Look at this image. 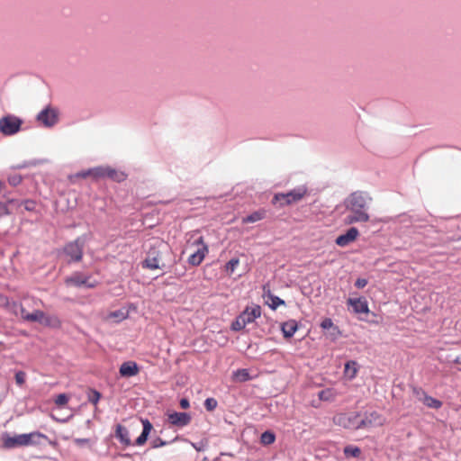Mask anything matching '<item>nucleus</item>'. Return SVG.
I'll return each instance as SVG.
<instances>
[{"label":"nucleus","instance_id":"1","mask_svg":"<svg viewBox=\"0 0 461 461\" xmlns=\"http://www.w3.org/2000/svg\"><path fill=\"white\" fill-rule=\"evenodd\" d=\"M368 200L370 199L362 192H354L345 200L344 205L351 212L346 217V223L352 224L369 221V214L366 212Z\"/></svg>","mask_w":461,"mask_h":461},{"label":"nucleus","instance_id":"2","mask_svg":"<svg viewBox=\"0 0 461 461\" xmlns=\"http://www.w3.org/2000/svg\"><path fill=\"white\" fill-rule=\"evenodd\" d=\"M46 438V435L39 431H33L31 433L15 435L13 437L7 436L4 438V446L6 448H14L16 447L39 445L41 444V439Z\"/></svg>","mask_w":461,"mask_h":461},{"label":"nucleus","instance_id":"3","mask_svg":"<svg viewBox=\"0 0 461 461\" xmlns=\"http://www.w3.org/2000/svg\"><path fill=\"white\" fill-rule=\"evenodd\" d=\"M307 192V187L301 185L287 193H277L274 195L272 203L283 208L301 201L306 195Z\"/></svg>","mask_w":461,"mask_h":461},{"label":"nucleus","instance_id":"4","mask_svg":"<svg viewBox=\"0 0 461 461\" xmlns=\"http://www.w3.org/2000/svg\"><path fill=\"white\" fill-rule=\"evenodd\" d=\"M189 246L194 249L189 255L187 262L193 267H197L203 261L205 256L208 254L209 248L202 236L192 241Z\"/></svg>","mask_w":461,"mask_h":461},{"label":"nucleus","instance_id":"5","mask_svg":"<svg viewBox=\"0 0 461 461\" xmlns=\"http://www.w3.org/2000/svg\"><path fill=\"white\" fill-rule=\"evenodd\" d=\"M78 176L81 177H87L89 176H93L94 177H109L114 181L122 182L125 180L126 176L122 172H118L115 169L110 167H95L93 169H88L86 171H82L78 173Z\"/></svg>","mask_w":461,"mask_h":461},{"label":"nucleus","instance_id":"6","mask_svg":"<svg viewBox=\"0 0 461 461\" xmlns=\"http://www.w3.org/2000/svg\"><path fill=\"white\" fill-rule=\"evenodd\" d=\"M65 284L75 287L94 288L98 285V282L92 280L91 275L77 271L65 279Z\"/></svg>","mask_w":461,"mask_h":461},{"label":"nucleus","instance_id":"7","mask_svg":"<svg viewBox=\"0 0 461 461\" xmlns=\"http://www.w3.org/2000/svg\"><path fill=\"white\" fill-rule=\"evenodd\" d=\"M85 243L86 237L81 236L65 246L64 253L70 258V261L78 262L82 259Z\"/></svg>","mask_w":461,"mask_h":461},{"label":"nucleus","instance_id":"8","mask_svg":"<svg viewBox=\"0 0 461 461\" xmlns=\"http://www.w3.org/2000/svg\"><path fill=\"white\" fill-rule=\"evenodd\" d=\"M23 121L14 115L8 114L0 119V131L5 136H11L17 133Z\"/></svg>","mask_w":461,"mask_h":461},{"label":"nucleus","instance_id":"9","mask_svg":"<svg viewBox=\"0 0 461 461\" xmlns=\"http://www.w3.org/2000/svg\"><path fill=\"white\" fill-rule=\"evenodd\" d=\"M37 121L44 127H53L59 121L58 111L50 106H47L38 113Z\"/></svg>","mask_w":461,"mask_h":461},{"label":"nucleus","instance_id":"10","mask_svg":"<svg viewBox=\"0 0 461 461\" xmlns=\"http://www.w3.org/2000/svg\"><path fill=\"white\" fill-rule=\"evenodd\" d=\"M385 421L384 417L377 411L366 412L365 416L360 418V424L358 427L361 429L379 427L384 425Z\"/></svg>","mask_w":461,"mask_h":461},{"label":"nucleus","instance_id":"11","mask_svg":"<svg viewBox=\"0 0 461 461\" xmlns=\"http://www.w3.org/2000/svg\"><path fill=\"white\" fill-rule=\"evenodd\" d=\"M360 418L361 415L357 412L351 414H340L335 418V422L347 429H361V427H358L360 424Z\"/></svg>","mask_w":461,"mask_h":461},{"label":"nucleus","instance_id":"12","mask_svg":"<svg viewBox=\"0 0 461 461\" xmlns=\"http://www.w3.org/2000/svg\"><path fill=\"white\" fill-rule=\"evenodd\" d=\"M21 315L22 318L27 321H34L39 322L45 325H50V317L46 316V314L40 310H35L32 312H27L25 309L21 308Z\"/></svg>","mask_w":461,"mask_h":461},{"label":"nucleus","instance_id":"13","mask_svg":"<svg viewBox=\"0 0 461 461\" xmlns=\"http://www.w3.org/2000/svg\"><path fill=\"white\" fill-rule=\"evenodd\" d=\"M261 316V307L254 304L252 306H247L245 310L240 314V317L243 319L246 325L255 321L256 319Z\"/></svg>","mask_w":461,"mask_h":461},{"label":"nucleus","instance_id":"14","mask_svg":"<svg viewBox=\"0 0 461 461\" xmlns=\"http://www.w3.org/2000/svg\"><path fill=\"white\" fill-rule=\"evenodd\" d=\"M142 267L148 269H163L166 268V265L160 264V258L158 253L156 250L149 251L147 258L142 262Z\"/></svg>","mask_w":461,"mask_h":461},{"label":"nucleus","instance_id":"15","mask_svg":"<svg viewBox=\"0 0 461 461\" xmlns=\"http://www.w3.org/2000/svg\"><path fill=\"white\" fill-rule=\"evenodd\" d=\"M359 235V231L356 227L349 228L345 234L337 237L335 242L339 247H347L355 241Z\"/></svg>","mask_w":461,"mask_h":461},{"label":"nucleus","instance_id":"16","mask_svg":"<svg viewBox=\"0 0 461 461\" xmlns=\"http://www.w3.org/2000/svg\"><path fill=\"white\" fill-rule=\"evenodd\" d=\"M168 421L170 424L176 427H185L191 421V415L187 412L174 411L168 414Z\"/></svg>","mask_w":461,"mask_h":461},{"label":"nucleus","instance_id":"17","mask_svg":"<svg viewBox=\"0 0 461 461\" xmlns=\"http://www.w3.org/2000/svg\"><path fill=\"white\" fill-rule=\"evenodd\" d=\"M119 373L122 377L135 376L140 373V367L135 361H126L121 365Z\"/></svg>","mask_w":461,"mask_h":461},{"label":"nucleus","instance_id":"18","mask_svg":"<svg viewBox=\"0 0 461 461\" xmlns=\"http://www.w3.org/2000/svg\"><path fill=\"white\" fill-rule=\"evenodd\" d=\"M348 304L350 305L356 313H367L369 312L368 303L366 298H349Z\"/></svg>","mask_w":461,"mask_h":461},{"label":"nucleus","instance_id":"19","mask_svg":"<svg viewBox=\"0 0 461 461\" xmlns=\"http://www.w3.org/2000/svg\"><path fill=\"white\" fill-rule=\"evenodd\" d=\"M22 205L24 206V209L26 211H33L35 209V203L32 200L19 201L11 199L8 200L6 203L7 212L10 213V211L13 210L14 207H20Z\"/></svg>","mask_w":461,"mask_h":461},{"label":"nucleus","instance_id":"20","mask_svg":"<svg viewBox=\"0 0 461 461\" xmlns=\"http://www.w3.org/2000/svg\"><path fill=\"white\" fill-rule=\"evenodd\" d=\"M298 330V322L295 320H288L281 323V330L285 339L292 338Z\"/></svg>","mask_w":461,"mask_h":461},{"label":"nucleus","instance_id":"21","mask_svg":"<svg viewBox=\"0 0 461 461\" xmlns=\"http://www.w3.org/2000/svg\"><path fill=\"white\" fill-rule=\"evenodd\" d=\"M141 423L143 426L141 434L137 438L134 442L136 446H142L146 443L148 437L152 429V424L148 419H142Z\"/></svg>","mask_w":461,"mask_h":461},{"label":"nucleus","instance_id":"22","mask_svg":"<svg viewBox=\"0 0 461 461\" xmlns=\"http://www.w3.org/2000/svg\"><path fill=\"white\" fill-rule=\"evenodd\" d=\"M115 437L122 445L126 447L131 446L132 444L130 438V433L128 429L121 424H118L116 426Z\"/></svg>","mask_w":461,"mask_h":461},{"label":"nucleus","instance_id":"23","mask_svg":"<svg viewBox=\"0 0 461 461\" xmlns=\"http://www.w3.org/2000/svg\"><path fill=\"white\" fill-rule=\"evenodd\" d=\"M344 374L349 380L355 378L357 374V363L356 361H348L345 364Z\"/></svg>","mask_w":461,"mask_h":461},{"label":"nucleus","instance_id":"24","mask_svg":"<svg viewBox=\"0 0 461 461\" xmlns=\"http://www.w3.org/2000/svg\"><path fill=\"white\" fill-rule=\"evenodd\" d=\"M233 379L237 382H246L250 380V375L248 369L242 368L233 372Z\"/></svg>","mask_w":461,"mask_h":461},{"label":"nucleus","instance_id":"25","mask_svg":"<svg viewBox=\"0 0 461 461\" xmlns=\"http://www.w3.org/2000/svg\"><path fill=\"white\" fill-rule=\"evenodd\" d=\"M318 396L321 401L331 402L335 399L336 393H334L333 389L327 388L320 391Z\"/></svg>","mask_w":461,"mask_h":461},{"label":"nucleus","instance_id":"26","mask_svg":"<svg viewBox=\"0 0 461 461\" xmlns=\"http://www.w3.org/2000/svg\"><path fill=\"white\" fill-rule=\"evenodd\" d=\"M343 452L347 457H359L361 455V449L353 445L346 446Z\"/></svg>","mask_w":461,"mask_h":461},{"label":"nucleus","instance_id":"27","mask_svg":"<svg viewBox=\"0 0 461 461\" xmlns=\"http://www.w3.org/2000/svg\"><path fill=\"white\" fill-rule=\"evenodd\" d=\"M422 402L427 407L431 408V409H436V410L441 408V406H442V402H440L439 400L433 398L432 396H429L428 394H427V396H425Z\"/></svg>","mask_w":461,"mask_h":461},{"label":"nucleus","instance_id":"28","mask_svg":"<svg viewBox=\"0 0 461 461\" xmlns=\"http://www.w3.org/2000/svg\"><path fill=\"white\" fill-rule=\"evenodd\" d=\"M275 440L276 435L270 430H267L261 434L260 442L265 446L273 444Z\"/></svg>","mask_w":461,"mask_h":461},{"label":"nucleus","instance_id":"29","mask_svg":"<svg viewBox=\"0 0 461 461\" xmlns=\"http://www.w3.org/2000/svg\"><path fill=\"white\" fill-rule=\"evenodd\" d=\"M264 215H265L264 212H260V211L254 212L253 213L243 218L242 221L244 223L256 222V221L262 220L264 218Z\"/></svg>","mask_w":461,"mask_h":461},{"label":"nucleus","instance_id":"30","mask_svg":"<svg viewBox=\"0 0 461 461\" xmlns=\"http://www.w3.org/2000/svg\"><path fill=\"white\" fill-rule=\"evenodd\" d=\"M101 399V393L95 389L87 390V400L89 402L96 405Z\"/></svg>","mask_w":461,"mask_h":461},{"label":"nucleus","instance_id":"31","mask_svg":"<svg viewBox=\"0 0 461 461\" xmlns=\"http://www.w3.org/2000/svg\"><path fill=\"white\" fill-rule=\"evenodd\" d=\"M239 264H240L239 258H231L225 265V272L228 275H232Z\"/></svg>","mask_w":461,"mask_h":461},{"label":"nucleus","instance_id":"32","mask_svg":"<svg viewBox=\"0 0 461 461\" xmlns=\"http://www.w3.org/2000/svg\"><path fill=\"white\" fill-rule=\"evenodd\" d=\"M110 319H115L116 321H122L128 317V313L123 310H117L109 313Z\"/></svg>","mask_w":461,"mask_h":461},{"label":"nucleus","instance_id":"33","mask_svg":"<svg viewBox=\"0 0 461 461\" xmlns=\"http://www.w3.org/2000/svg\"><path fill=\"white\" fill-rule=\"evenodd\" d=\"M247 325L245 324L243 319L240 317V315L236 318V320L231 323V330L234 331H240L243 330Z\"/></svg>","mask_w":461,"mask_h":461},{"label":"nucleus","instance_id":"34","mask_svg":"<svg viewBox=\"0 0 461 461\" xmlns=\"http://www.w3.org/2000/svg\"><path fill=\"white\" fill-rule=\"evenodd\" d=\"M321 327L323 330L332 329L334 331L339 332L338 328L334 326L332 320L330 318H325L324 320H322L321 322Z\"/></svg>","mask_w":461,"mask_h":461},{"label":"nucleus","instance_id":"35","mask_svg":"<svg viewBox=\"0 0 461 461\" xmlns=\"http://www.w3.org/2000/svg\"><path fill=\"white\" fill-rule=\"evenodd\" d=\"M218 402L216 399L210 397L204 401V407L208 411H212L216 409Z\"/></svg>","mask_w":461,"mask_h":461},{"label":"nucleus","instance_id":"36","mask_svg":"<svg viewBox=\"0 0 461 461\" xmlns=\"http://www.w3.org/2000/svg\"><path fill=\"white\" fill-rule=\"evenodd\" d=\"M412 393L413 395L419 400L420 402H423L425 396H427V393L420 387H413L412 388Z\"/></svg>","mask_w":461,"mask_h":461},{"label":"nucleus","instance_id":"37","mask_svg":"<svg viewBox=\"0 0 461 461\" xmlns=\"http://www.w3.org/2000/svg\"><path fill=\"white\" fill-rule=\"evenodd\" d=\"M68 397L65 393L59 394L54 401L55 404L58 406H64L68 403Z\"/></svg>","mask_w":461,"mask_h":461},{"label":"nucleus","instance_id":"38","mask_svg":"<svg viewBox=\"0 0 461 461\" xmlns=\"http://www.w3.org/2000/svg\"><path fill=\"white\" fill-rule=\"evenodd\" d=\"M26 374L23 371L15 373V382L18 385L22 386L25 383Z\"/></svg>","mask_w":461,"mask_h":461},{"label":"nucleus","instance_id":"39","mask_svg":"<svg viewBox=\"0 0 461 461\" xmlns=\"http://www.w3.org/2000/svg\"><path fill=\"white\" fill-rule=\"evenodd\" d=\"M282 304H285V301L280 299L279 297L277 296H272L271 297V304H270V307L272 309H276L279 305H282Z\"/></svg>","mask_w":461,"mask_h":461},{"label":"nucleus","instance_id":"40","mask_svg":"<svg viewBox=\"0 0 461 461\" xmlns=\"http://www.w3.org/2000/svg\"><path fill=\"white\" fill-rule=\"evenodd\" d=\"M152 447L153 448H158V447H164L167 445V442L164 441L162 438H157L156 439H154L152 441Z\"/></svg>","mask_w":461,"mask_h":461},{"label":"nucleus","instance_id":"41","mask_svg":"<svg viewBox=\"0 0 461 461\" xmlns=\"http://www.w3.org/2000/svg\"><path fill=\"white\" fill-rule=\"evenodd\" d=\"M368 281L366 278H357L355 282V286L358 289L364 288L367 285Z\"/></svg>","mask_w":461,"mask_h":461},{"label":"nucleus","instance_id":"42","mask_svg":"<svg viewBox=\"0 0 461 461\" xmlns=\"http://www.w3.org/2000/svg\"><path fill=\"white\" fill-rule=\"evenodd\" d=\"M179 403L182 409H188L190 406L189 401L186 398H182Z\"/></svg>","mask_w":461,"mask_h":461},{"label":"nucleus","instance_id":"43","mask_svg":"<svg viewBox=\"0 0 461 461\" xmlns=\"http://www.w3.org/2000/svg\"><path fill=\"white\" fill-rule=\"evenodd\" d=\"M20 181H21V178H20V177H18V178L14 177L12 180H10V182H11L13 185H16V184L20 183Z\"/></svg>","mask_w":461,"mask_h":461},{"label":"nucleus","instance_id":"44","mask_svg":"<svg viewBox=\"0 0 461 461\" xmlns=\"http://www.w3.org/2000/svg\"><path fill=\"white\" fill-rule=\"evenodd\" d=\"M78 441H80L81 443H84L85 441H86V439H78Z\"/></svg>","mask_w":461,"mask_h":461}]
</instances>
